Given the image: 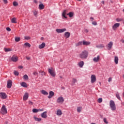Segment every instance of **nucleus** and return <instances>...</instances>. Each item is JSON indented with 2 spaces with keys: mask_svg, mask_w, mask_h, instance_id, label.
I'll return each mask as SVG.
<instances>
[{
  "mask_svg": "<svg viewBox=\"0 0 124 124\" xmlns=\"http://www.w3.org/2000/svg\"><path fill=\"white\" fill-rule=\"evenodd\" d=\"M41 93L44 94V95H48V92H46L45 90H42L41 91Z\"/></svg>",
  "mask_w": 124,
  "mask_h": 124,
  "instance_id": "nucleus-28",
  "label": "nucleus"
},
{
  "mask_svg": "<svg viewBox=\"0 0 124 124\" xmlns=\"http://www.w3.org/2000/svg\"><path fill=\"white\" fill-rule=\"evenodd\" d=\"M56 31H57V32H58V33H62V32H64V31H66V29L65 28L62 29H57L56 30Z\"/></svg>",
  "mask_w": 124,
  "mask_h": 124,
  "instance_id": "nucleus-7",
  "label": "nucleus"
},
{
  "mask_svg": "<svg viewBox=\"0 0 124 124\" xmlns=\"http://www.w3.org/2000/svg\"><path fill=\"white\" fill-rule=\"evenodd\" d=\"M82 110V107H78L77 108V112L78 113H80L81 111Z\"/></svg>",
  "mask_w": 124,
  "mask_h": 124,
  "instance_id": "nucleus-34",
  "label": "nucleus"
},
{
  "mask_svg": "<svg viewBox=\"0 0 124 124\" xmlns=\"http://www.w3.org/2000/svg\"><path fill=\"white\" fill-rule=\"evenodd\" d=\"M114 62H115V63H116V64H118V63L119 62V58H118V57L115 56L114 57Z\"/></svg>",
  "mask_w": 124,
  "mask_h": 124,
  "instance_id": "nucleus-29",
  "label": "nucleus"
},
{
  "mask_svg": "<svg viewBox=\"0 0 124 124\" xmlns=\"http://www.w3.org/2000/svg\"><path fill=\"white\" fill-rule=\"evenodd\" d=\"M78 65L79 66V67H83L84 66V62L83 61H80V62H78Z\"/></svg>",
  "mask_w": 124,
  "mask_h": 124,
  "instance_id": "nucleus-21",
  "label": "nucleus"
},
{
  "mask_svg": "<svg viewBox=\"0 0 124 124\" xmlns=\"http://www.w3.org/2000/svg\"><path fill=\"white\" fill-rule=\"evenodd\" d=\"M24 47H28V48H31V44L29 43H25L24 45Z\"/></svg>",
  "mask_w": 124,
  "mask_h": 124,
  "instance_id": "nucleus-24",
  "label": "nucleus"
},
{
  "mask_svg": "<svg viewBox=\"0 0 124 124\" xmlns=\"http://www.w3.org/2000/svg\"><path fill=\"white\" fill-rule=\"evenodd\" d=\"M112 81V78H109L108 82H110Z\"/></svg>",
  "mask_w": 124,
  "mask_h": 124,
  "instance_id": "nucleus-51",
  "label": "nucleus"
},
{
  "mask_svg": "<svg viewBox=\"0 0 124 124\" xmlns=\"http://www.w3.org/2000/svg\"><path fill=\"white\" fill-rule=\"evenodd\" d=\"M23 79H24V80H29V77L27 75H25L23 76Z\"/></svg>",
  "mask_w": 124,
  "mask_h": 124,
  "instance_id": "nucleus-35",
  "label": "nucleus"
},
{
  "mask_svg": "<svg viewBox=\"0 0 124 124\" xmlns=\"http://www.w3.org/2000/svg\"><path fill=\"white\" fill-rule=\"evenodd\" d=\"M11 23L13 24H17V18L13 17L11 19Z\"/></svg>",
  "mask_w": 124,
  "mask_h": 124,
  "instance_id": "nucleus-18",
  "label": "nucleus"
},
{
  "mask_svg": "<svg viewBox=\"0 0 124 124\" xmlns=\"http://www.w3.org/2000/svg\"><path fill=\"white\" fill-rule=\"evenodd\" d=\"M88 56H89V52L87 50H83L79 54V57L80 59H87Z\"/></svg>",
  "mask_w": 124,
  "mask_h": 124,
  "instance_id": "nucleus-1",
  "label": "nucleus"
},
{
  "mask_svg": "<svg viewBox=\"0 0 124 124\" xmlns=\"http://www.w3.org/2000/svg\"><path fill=\"white\" fill-rule=\"evenodd\" d=\"M56 114L57 116H62V110L61 109H58L57 111Z\"/></svg>",
  "mask_w": 124,
  "mask_h": 124,
  "instance_id": "nucleus-22",
  "label": "nucleus"
},
{
  "mask_svg": "<svg viewBox=\"0 0 124 124\" xmlns=\"http://www.w3.org/2000/svg\"><path fill=\"white\" fill-rule=\"evenodd\" d=\"M21 86L22 87H24V88H27L28 87V85L26 82H23L20 84Z\"/></svg>",
  "mask_w": 124,
  "mask_h": 124,
  "instance_id": "nucleus-23",
  "label": "nucleus"
},
{
  "mask_svg": "<svg viewBox=\"0 0 124 124\" xmlns=\"http://www.w3.org/2000/svg\"><path fill=\"white\" fill-rule=\"evenodd\" d=\"M4 124H8V122H5Z\"/></svg>",
  "mask_w": 124,
  "mask_h": 124,
  "instance_id": "nucleus-58",
  "label": "nucleus"
},
{
  "mask_svg": "<svg viewBox=\"0 0 124 124\" xmlns=\"http://www.w3.org/2000/svg\"><path fill=\"white\" fill-rule=\"evenodd\" d=\"M28 103L30 105H33V103L31 101H29Z\"/></svg>",
  "mask_w": 124,
  "mask_h": 124,
  "instance_id": "nucleus-47",
  "label": "nucleus"
},
{
  "mask_svg": "<svg viewBox=\"0 0 124 124\" xmlns=\"http://www.w3.org/2000/svg\"><path fill=\"white\" fill-rule=\"evenodd\" d=\"M33 113H37V112H39V110L36 109V108H33L32 109Z\"/></svg>",
  "mask_w": 124,
  "mask_h": 124,
  "instance_id": "nucleus-36",
  "label": "nucleus"
},
{
  "mask_svg": "<svg viewBox=\"0 0 124 124\" xmlns=\"http://www.w3.org/2000/svg\"><path fill=\"white\" fill-rule=\"evenodd\" d=\"M12 61L14 62H17L18 61V56H16L15 55H14L11 59Z\"/></svg>",
  "mask_w": 124,
  "mask_h": 124,
  "instance_id": "nucleus-17",
  "label": "nucleus"
},
{
  "mask_svg": "<svg viewBox=\"0 0 124 124\" xmlns=\"http://www.w3.org/2000/svg\"><path fill=\"white\" fill-rule=\"evenodd\" d=\"M4 50L5 52H10V51H11V49H10V48H4Z\"/></svg>",
  "mask_w": 124,
  "mask_h": 124,
  "instance_id": "nucleus-38",
  "label": "nucleus"
},
{
  "mask_svg": "<svg viewBox=\"0 0 124 124\" xmlns=\"http://www.w3.org/2000/svg\"><path fill=\"white\" fill-rule=\"evenodd\" d=\"M67 15H68V16H69L70 18H71L73 16H74V13L69 12L68 14H67Z\"/></svg>",
  "mask_w": 124,
  "mask_h": 124,
  "instance_id": "nucleus-26",
  "label": "nucleus"
},
{
  "mask_svg": "<svg viewBox=\"0 0 124 124\" xmlns=\"http://www.w3.org/2000/svg\"><path fill=\"white\" fill-rule=\"evenodd\" d=\"M54 94H55V93H54V92L50 91L49 93V95L48 96V98H52V97L54 96Z\"/></svg>",
  "mask_w": 124,
  "mask_h": 124,
  "instance_id": "nucleus-16",
  "label": "nucleus"
},
{
  "mask_svg": "<svg viewBox=\"0 0 124 124\" xmlns=\"http://www.w3.org/2000/svg\"><path fill=\"white\" fill-rule=\"evenodd\" d=\"M14 74L16 76H18V75H19V72H18V71H14Z\"/></svg>",
  "mask_w": 124,
  "mask_h": 124,
  "instance_id": "nucleus-42",
  "label": "nucleus"
},
{
  "mask_svg": "<svg viewBox=\"0 0 124 124\" xmlns=\"http://www.w3.org/2000/svg\"><path fill=\"white\" fill-rule=\"evenodd\" d=\"M6 97H7V95H6V93H0V98L2 99H6Z\"/></svg>",
  "mask_w": 124,
  "mask_h": 124,
  "instance_id": "nucleus-6",
  "label": "nucleus"
},
{
  "mask_svg": "<svg viewBox=\"0 0 124 124\" xmlns=\"http://www.w3.org/2000/svg\"><path fill=\"white\" fill-rule=\"evenodd\" d=\"M33 75H35V76H36L37 75H38V72H37V71H35L33 72Z\"/></svg>",
  "mask_w": 124,
  "mask_h": 124,
  "instance_id": "nucleus-41",
  "label": "nucleus"
},
{
  "mask_svg": "<svg viewBox=\"0 0 124 124\" xmlns=\"http://www.w3.org/2000/svg\"><path fill=\"white\" fill-rule=\"evenodd\" d=\"M63 101H64V99H63V97L60 96L57 98V102L59 104H62L63 103Z\"/></svg>",
  "mask_w": 124,
  "mask_h": 124,
  "instance_id": "nucleus-5",
  "label": "nucleus"
},
{
  "mask_svg": "<svg viewBox=\"0 0 124 124\" xmlns=\"http://www.w3.org/2000/svg\"><path fill=\"white\" fill-rule=\"evenodd\" d=\"M92 24L94 25V26H96V25H97V23H96V22L93 21L92 22Z\"/></svg>",
  "mask_w": 124,
  "mask_h": 124,
  "instance_id": "nucleus-49",
  "label": "nucleus"
},
{
  "mask_svg": "<svg viewBox=\"0 0 124 124\" xmlns=\"http://www.w3.org/2000/svg\"><path fill=\"white\" fill-rule=\"evenodd\" d=\"M12 86V81L11 80H9L7 81V88L10 89Z\"/></svg>",
  "mask_w": 124,
  "mask_h": 124,
  "instance_id": "nucleus-14",
  "label": "nucleus"
},
{
  "mask_svg": "<svg viewBox=\"0 0 124 124\" xmlns=\"http://www.w3.org/2000/svg\"><path fill=\"white\" fill-rule=\"evenodd\" d=\"M121 42L122 43H124V40H121Z\"/></svg>",
  "mask_w": 124,
  "mask_h": 124,
  "instance_id": "nucleus-56",
  "label": "nucleus"
},
{
  "mask_svg": "<svg viewBox=\"0 0 124 124\" xmlns=\"http://www.w3.org/2000/svg\"><path fill=\"white\" fill-rule=\"evenodd\" d=\"M18 68H19L20 69H22V68H23V66H19Z\"/></svg>",
  "mask_w": 124,
  "mask_h": 124,
  "instance_id": "nucleus-54",
  "label": "nucleus"
},
{
  "mask_svg": "<svg viewBox=\"0 0 124 124\" xmlns=\"http://www.w3.org/2000/svg\"><path fill=\"white\" fill-rule=\"evenodd\" d=\"M119 27H120V23H115L112 26V30H113V31H116Z\"/></svg>",
  "mask_w": 124,
  "mask_h": 124,
  "instance_id": "nucleus-11",
  "label": "nucleus"
},
{
  "mask_svg": "<svg viewBox=\"0 0 124 124\" xmlns=\"http://www.w3.org/2000/svg\"><path fill=\"white\" fill-rule=\"evenodd\" d=\"M82 44L83 45H86V46H88V45H90V44H91V43L90 42L83 41Z\"/></svg>",
  "mask_w": 124,
  "mask_h": 124,
  "instance_id": "nucleus-25",
  "label": "nucleus"
},
{
  "mask_svg": "<svg viewBox=\"0 0 124 124\" xmlns=\"http://www.w3.org/2000/svg\"><path fill=\"white\" fill-rule=\"evenodd\" d=\"M3 2L4 3H7V0H3Z\"/></svg>",
  "mask_w": 124,
  "mask_h": 124,
  "instance_id": "nucleus-53",
  "label": "nucleus"
},
{
  "mask_svg": "<svg viewBox=\"0 0 124 124\" xmlns=\"http://www.w3.org/2000/svg\"><path fill=\"white\" fill-rule=\"evenodd\" d=\"M41 117H42V118H43L44 119H46V118H47V111H45L43 112L41 114Z\"/></svg>",
  "mask_w": 124,
  "mask_h": 124,
  "instance_id": "nucleus-15",
  "label": "nucleus"
},
{
  "mask_svg": "<svg viewBox=\"0 0 124 124\" xmlns=\"http://www.w3.org/2000/svg\"><path fill=\"white\" fill-rule=\"evenodd\" d=\"M60 78H62V76H60Z\"/></svg>",
  "mask_w": 124,
  "mask_h": 124,
  "instance_id": "nucleus-64",
  "label": "nucleus"
},
{
  "mask_svg": "<svg viewBox=\"0 0 124 124\" xmlns=\"http://www.w3.org/2000/svg\"><path fill=\"white\" fill-rule=\"evenodd\" d=\"M48 73L50 74L51 76H52V77H56V73H55V71L54 70V68H49L48 70Z\"/></svg>",
  "mask_w": 124,
  "mask_h": 124,
  "instance_id": "nucleus-4",
  "label": "nucleus"
},
{
  "mask_svg": "<svg viewBox=\"0 0 124 124\" xmlns=\"http://www.w3.org/2000/svg\"><path fill=\"white\" fill-rule=\"evenodd\" d=\"M84 31L86 32V33H88V32H89V30H88V29H84Z\"/></svg>",
  "mask_w": 124,
  "mask_h": 124,
  "instance_id": "nucleus-52",
  "label": "nucleus"
},
{
  "mask_svg": "<svg viewBox=\"0 0 124 124\" xmlns=\"http://www.w3.org/2000/svg\"><path fill=\"white\" fill-rule=\"evenodd\" d=\"M76 82H77V79H76V78H73L72 85H74V84H75V83H76Z\"/></svg>",
  "mask_w": 124,
  "mask_h": 124,
  "instance_id": "nucleus-37",
  "label": "nucleus"
},
{
  "mask_svg": "<svg viewBox=\"0 0 124 124\" xmlns=\"http://www.w3.org/2000/svg\"><path fill=\"white\" fill-rule=\"evenodd\" d=\"M104 122L105 124H108V121H107V119L106 118H104Z\"/></svg>",
  "mask_w": 124,
  "mask_h": 124,
  "instance_id": "nucleus-46",
  "label": "nucleus"
},
{
  "mask_svg": "<svg viewBox=\"0 0 124 124\" xmlns=\"http://www.w3.org/2000/svg\"><path fill=\"white\" fill-rule=\"evenodd\" d=\"M33 118L35 119V121H36V122H40V121H41V118H38L35 116H34Z\"/></svg>",
  "mask_w": 124,
  "mask_h": 124,
  "instance_id": "nucleus-32",
  "label": "nucleus"
},
{
  "mask_svg": "<svg viewBox=\"0 0 124 124\" xmlns=\"http://www.w3.org/2000/svg\"><path fill=\"white\" fill-rule=\"evenodd\" d=\"M116 21H117V22H121V21H122V19H121V18H117L116 19Z\"/></svg>",
  "mask_w": 124,
  "mask_h": 124,
  "instance_id": "nucleus-50",
  "label": "nucleus"
},
{
  "mask_svg": "<svg viewBox=\"0 0 124 124\" xmlns=\"http://www.w3.org/2000/svg\"><path fill=\"white\" fill-rule=\"evenodd\" d=\"M24 38L26 40H29V39H31V37L30 36H25L24 37Z\"/></svg>",
  "mask_w": 124,
  "mask_h": 124,
  "instance_id": "nucleus-45",
  "label": "nucleus"
},
{
  "mask_svg": "<svg viewBox=\"0 0 124 124\" xmlns=\"http://www.w3.org/2000/svg\"><path fill=\"white\" fill-rule=\"evenodd\" d=\"M64 36L66 38H69L70 36V33L69 32H66L64 33Z\"/></svg>",
  "mask_w": 124,
  "mask_h": 124,
  "instance_id": "nucleus-19",
  "label": "nucleus"
},
{
  "mask_svg": "<svg viewBox=\"0 0 124 124\" xmlns=\"http://www.w3.org/2000/svg\"><path fill=\"white\" fill-rule=\"evenodd\" d=\"M46 45V44H45V43H42V44H41L39 46V49H43V48H44V47H45Z\"/></svg>",
  "mask_w": 124,
  "mask_h": 124,
  "instance_id": "nucleus-20",
  "label": "nucleus"
},
{
  "mask_svg": "<svg viewBox=\"0 0 124 124\" xmlns=\"http://www.w3.org/2000/svg\"><path fill=\"white\" fill-rule=\"evenodd\" d=\"M98 102L99 103H101V102H102V98H99L98 99Z\"/></svg>",
  "mask_w": 124,
  "mask_h": 124,
  "instance_id": "nucleus-43",
  "label": "nucleus"
},
{
  "mask_svg": "<svg viewBox=\"0 0 124 124\" xmlns=\"http://www.w3.org/2000/svg\"><path fill=\"white\" fill-rule=\"evenodd\" d=\"M101 3H102L103 4H104V1H102Z\"/></svg>",
  "mask_w": 124,
  "mask_h": 124,
  "instance_id": "nucleus-59",
  "label": "nucleus"
},
{
  "mask_svg": "<svg viewBox=\"0 0 124 124\" xmlns=\"http://www.w3.org/2000/svg\"><path fill=\"white\" fill-rule=\"evenodd\" d=\"M123 96L124 97V93H123Z\"/></svg>",
  "mask_w": 124,
  "mask_h": 124,
  "instance_id": "nucleus-63",
  "label": "nucleus"
},
{
  "mask_svg": "<svg viewBox=\"0 0 124 124\" xmlns=\"http://www.w3.org/2000/svg\"><path fill=\"white\" fill-rule=\"evenodd\" d=\"M66 15H67V10H64L62 13V17H63V18H65V19H67V17Z\"/></svg>",
  "mask_w": 124,
  "mask_h": 124,
  "instance_id": "nucleus-9",
  "label": "nucleus"
},
{
  "mask_svg": "<svg viewBox=\"0 0 124 124\" xmlns=\"http://www.w3.org/2000/svg\"><path fill=\"white\" fill-rule=\"evenodd\" d=\"M20 40H21V38H20V37H15L16 42H19Z\"/></svg>",
  "mask_w": 124,
  "mask_h": 124,
  "instance_id": "nucleus-31",
  "label": "nucleus"
},
{
  "mask_svg": "<svg viewBox=\"0 0 124 124\" xmlns=\"http://www.w3.org/2000/svg\"><path fill=\"white\" fill-rule=\"evenodd\" d=\"M82 43H83V42H79L78 43L76 44V46H81V45H82Z\"/></svg>",
  "mask_w": 124,
  "mask_h": 124,
  "instance_id": "nucleus-39",
  "label": "nucleus"
},
{
  "mask_svg": "<svg viewBox=\"0 0 124 124\" xmlns=\"http://www.w3.org/2000/svg\"><path fill=\"white\" fill-rule=\"evenodd\" d=\"M109 107L111 111H116L117 108L116 107V104H115V102L113 100H110L109 101Z\"/></svg>",
  "mask_w": 124,
  "mask_h": 124,
  "instance_id": "nucleus-2",
  "label": "nucleus"
},
{
  "mask_svg": "<svg viewBox=\"0 0 124 124\" xmlns=\"http://www.w3.org/2000/svg\"><path fill=\"white\" fill-rule=\"evenodd\" d=\"M91 124H96L95 123H92Z\"/></svg>",
  "mask_w": 124,
  "mask_h": 124,
  "instance_id": "nucleus-61",
  "label": "nucleus"
},
{
  "mask_svg": "<svg viewBox=\"0 0 124 124\" xmlns=\"http://www.w3.org/2000/svg\"><path fill=\"white\" fill-rule=\"evenodd\" d=\"M0 112L2 115H5V114H7V109H6L4 105L2 106Z\"/></svg>",
  "mask_w": 124,
  "mask_h": 124,
  "instance_id": "nucleus-3",
  "label": "nucleus"
},
{
  "mask_svg": "<svg viewBox=\"0 0 124 124\" xmlns=\"http://www.w3.org/2000/svg\"><path fill=\"white\" fill-rule=\"evenodd\" d=\"M44 5L43 4H40L39 5V9H40L41 10H42L43 9H44Z\"/></svg>",
  "mask_w": 124,
  "mask_h": 124,
  "instance_id": "nucleus-27",
  "label": "nucleus"
},
{
  "mask_svg": "<svg viewBox=\"0 0 124 124\" xmlns=\"http://www.w3.org/2000/svg\"><path fill=\"white\" fill-rule=\"evenodd\" d=\"M39 110V112L40 111H44V109H38Z\"/></svg>",
  "mask_w": 124,
  "mask_h": 124,
  "instance_id": "nucleus-55",
  "label": "nucleus"
},
{
  "mask_svg": "<svg viewBox=\"0 0 124 124\" xmlns=\"http://www.w3.org/2000/svg\"><path fill=\"white\" fill-rule=\"evenodd\" d=\"M6 30H7L8 31H11V29L10 28H9V27H7V28H6Z\"/></svg>",
  "mask_w": 124,
  "mask_h": 124,
  "instance_id": "nucleus-48",
  "label": "nucleus"
},
{
  "mask_svg": "<svg viewBox=\"0 0 124 124\" xmlns=\"http://www.w3.org/2000/svg\"><path fill=\"white\" fill-rule=\"evenodd\" d=\"M90 19H91V20H93V17H91Z\"/></svg>",
  "mask_w": 124,
  "mask_h": 124,
  "instance_id": "nucleus-60",
  "label": "nucleus"
},
{
  "mask_svg": "<svg viewBox=\"0 0 124 124\" xmlns=\"http://www.w3.org/2000/svg\"><path fill=\"white\" fill-rule=\"evenodd\" d=\"M27 60H31V58L30 57H26Z\"/></svg>",
  "mask_w": 124,
  "mask_h": 124,
  "instance_id": "nucleus-57",
  "label": "nucleus"
},
{
  "mask_svg": "<svg viewBox=\"0 0 124 124\" xmlns=\"http://www.w3.org/2000/svg\"><path fill=\"white\" fill-rule=\"evenodd\" d=\"M100 60V56L98 55L96 57H94L93 59V61L94 62H98Z\"/></svg>",
  "mask_w": 124,
  "mask_h": 124,
  "instance_id": "nucleus-10",
  "label": "nucleus"
},
{
  "mask_svg": "<svg viewBox=\"0 0 124 124\" xmlns=\"http://www.w3.org/2000/svg\"><path fill=\"white\" fill-rule=\"evenodd\" d=\"M33 14L35 16H36L37 15V14H38V12L36 11H34L33 12Z\"/></svg>",
  "mask_w": 124,
  "mask_h": 124,
  "instance_id": "nucleus-44",
  "label": "nucleus"
},
{
  "mask_svg": "<svg viewBox=\"0 0 124 124\" xmlns=\"http://www.w3.org/2000/svg\"><path fill=\"white\" fill-rule=\"evenodd\" d=\"M116 96L119 100H121V97H120V94L117 93H116Z\"/></svg>",
  "mask_w": 124,
  "mask_h": 124,
  "instance_id": "nucleus-33",
  "label": "nucleus"
},
{
  "mask_svg": "<svg viewBox=\"0 0 124 124\" xmlns=\"http://www.w3.org/2000/svg\"><path fill=\"white\" fill-rule=\"evenodd\" d=\"M13 4L14 6H17L18 3L16 1H14V2H13Z\"/></svg>",
  "mask_w": 124,
  "mask_h": 124,
  "instance_id": "nucleus-40",
  "label": "nucleus"
},
{
  "mask_svg": "<svg viewBox=\"0 0 124 124\" xmlns=\"http://www.w3.org/2000/svg\"><path fill=\"white\" fill-rule=\"evenodd\" d=\"M96 48H104V45H97L96 46Z\"/></svg>",
  "mask_w": 124,
  "mask_h": 124,
  "instance_id": "nucleus-30",
  "label": "nucleus"
},
{
  "mask_svg": "<svg viewBox=\"0 0 124 124\" xmlns=\"http://www.w3.org/2000/svg\"><path fill=\"white\" fill-rule=\"evenodd\" d=\"M122 104L124 106V103H122Z\"/></svg>",
  "mask_w": 124,
  "mask_h": 124,
  "instance_id": "nucleus-62",
  "label": "nucleus"
},
{
  "mask_svg": "<svg viewBox=\"0 0 124 124\" xmlns=\"http://www.w3.org/2000/svg\"><path fill=\"white\" fill-rule=\"evenodd\" d=\"M28 98H29V93H25L23 97V100H25V101L28 100Z\"/></svg>",
  "mask_w": 124,
  "mask_h": 124,
  "instance_id": "nucleus-12",
  "label": "nucleus"
},
{
  "mask_svg": "<svg viewBox=\"0 0 124 124\" xmlns=\"http://www.w3.org/2000/svg\"><path fill=\"white\" fill-rule=\"evenodd\" d=\"M107 47L108 48V50H111L112 48V46H113V42H110L108 45Z\"/></svg>",
  "mask_w": 124,
  "mask_h": 124,
  "instance_id": "nucleus-13",
  "label": "nucleus"
},
{
  "mask_svg": "<svg viewBox=\"0 0 124 124\" xmlns=\"http://www.w3.org/2000/svg\"><path fill=\"white\" fill-rule=\"evenodd\" d=\"M91 83H93L94 82L96 81V77H95V75H92L91 76Z\"/></svg>",
  "mask_w": 124,
  "mask_h": 124,
  "instance_id": "nucleus-8",
  "label": "nucleus"
}]
</instances>
